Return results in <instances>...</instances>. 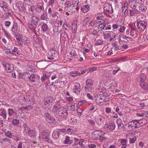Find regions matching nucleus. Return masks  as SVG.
<instances>
[{"label":"nucleus","mask_w":148,"mask_h":148,"mask_svg":"<svg viewBox=\"0 0 148 148\" xmlns=\"http://www.w3.org/2000/svg\"><path fill=\"white\" fill-rule=\"evenodd\" d=\"M73 141L72 139H70L69 136H66L65 140L64 141V143L65 144H70L72 143Z\"/></svg>","instance_id":"nucleus-18"},{"label":"nucleus","mask_w":148,"mask_h":148,"mask_svg":"<svg viewBox=\"0 0 148 148\" xmlns=\"http://www.w3.org/2000/svg\"><path fill=\"white\" fill-rule=\"evenodd\" d=\"M77 113L80 115H81V114L82 112V110L79 108L77 109Z\"/></svg>","instance_id":"nucleus-58"},{"label":"nucleus","mask_w":148,"mask_h":148,"mask_svg":"<svg viewBox=\"0 0 148 148\" xmlns=\"http://www.w3.org/2000/svg\"><path fill=\"white\" fill-rule=\"evenodd\" d=\"M121 8L123 12L124 13V12L125 11V10H126L127 9V7L126 5H125V4H124V5H122Z\"/></svg>","instance_id":"nucleus-54"},{"label":"nucleus","mask_w":148,"mask_h":148,"mask_svg":"<svg viewBox=\"0 0 148 148\" xmlns=\"http://www.w3.org/2000/svg\"><path fill=\"white\" fill-rule=\"evenodd\" d=\"M5 53L7 54H9V55H14V54L11 53V52H10L8 49L5 51Z\"/></svg>","instance_id":"nucleus-57"},{"label":"nucleus","mask_w":148,"mask_h":148,"mask_svg":"<svg viewBox=\"0 0 148 148\" xmlns=\"http://www.w3.org/2000/svg\"><path fill=\"white\" fill-rule=\"evenodd\" d=\"M70 54L71 55V57H75L76 55V53L75 51L72 50L70 52Z\"/></svg>","instance_id":"nucleus-45"},{"label":"nucleus","mask_w":148,"mask_h":148,"mask_svg":"<svg viewBox=\"0 0 148 148\" xmlns=\"http://www.w3.org/2000/svg\"><path fill=\"white\" fill-rule=\"evenodd\" d=\"M16 6L21 12H23L25 11L26 8L24 7V5L22 2H17L16 4Z\"/></svg>","instance_id":"nucleus-14"},{"label":"nucleus","mask_w":148,"mask_h":148,"mask_svg":"<svg viewBox=\"0 0 148 148\" xmlns=\"http://www.w3.org/2000/svg\"><path fill=\"white\" fill-rule=\"evenodd\" d=\"M77 25L76 24H73L72 25V29L74 32L77 31Z\"/></svg>","instance_id":"nucleus-48"},{"label":"nucleus","mask_w":148,"mask_h":148,"mask_svg":"<svg viewBox=\"0 0 148 148\" xmlns=\"http://www.w3.org/2000/svg\"><path fill=\"white\" fill-rule=\"evenodd\" d=\"M146 114V112H145L144 113H143L141 114H140L139 113H138L137 114V115L138 116H145V115Z\"/></svg>","instance_id":"nucleus-60"},{"label":"nucleus","mask_w":148,"mask_h":148,"mask_svg":"<svg viewBox=\"0 0 148 148\" xmlns=\"http://www.w3.org/2000/svg\"><path fill=\"white\" fill-rule=\"evenodd\" d=\"M19 123V120L17 119H14L12 120V123L14 125H18Z\"/></svg>","instance_id":"nucleus-30"},{"label":"nucleus","mask_w":148,"mask_h":148,"mask_svg":"<svg viewBox=\"0 0 148 148\" xmlns=\"http://www.w3.org/2000/svg\"><path fill=\"white\" fill-rule=\"evenodd\" d=\"M88 147L89 148H96L97 147L96 145L93 144H89L88 145Z\"/></svg>","instance_id":"nucleus-51"},{"label":"nucleus","mask_w":148,"mask_h":148,"mask_svg":"<svg viewBox=\"0 0 148 148\" xmlns=\"http://www.w3.org/2000/svg\"><path fill=\"white\" fill-rule=\"evenodd\" d=\"M25 131L27 133L28 135L30 136L31 137L36 136V131L35 130H31L30 128L28 127L25 128Z\"/></svg>","instance_id":"nucleus-13"},{"label":"nucleus","mask_w":148,"mask_h":148,"mask_svg":"<svg viewBox=\"0 0 148 148\" xmlns=\"http://www.w3.org/2000/svg\"><path fill=\"white\" fill-rule=\"evenodd\" d=\"M79 86L78 88H77V86H75V88L73 90V91L74 92L77 93L80 92V84H79Z\"/></svg>","instance_id":"nucleus-29"},{"label":"nucleus","mask_w":148,"mask_h":148,"mask_svg":"<svg viewBox=\"0 0 148 148\" xmlns=\"http://www.w3.org/2000/svg\"><path fill=\"white\" fill-rule=\"evenodd\" d=\"M70 1H67L66 2V7H70L71 6V5L70 3Z\"/></svg>","instance_id":"nucleus-63"},{"label":"nucleus","mask_w":148,"mask_h":148,"mask_svg":"<svg viewBox=\"0 0 148 148\" xmlns=\"http://www.w3.org/2000/svg\"><path fill=\"white\" fill-rule=\"evenodd\" d=\"M16 39L18 43L21 45V47H22L23 46V45L22 42H21V39L18 38H16Z\"/></svg>","instance_id":"nucleus-49"},{"label":"nucleus","mask_w":148,"mask_h":148,"mask_svg":"<svg viewBox=\"0 0 148 148\" xmlns=\"http://www.w3.org/2000/svg\"><path fill=\"white\" fill-rule=\"evenodd\" d=\"M129 4L130 7L133 9H135L136 7V6L135 4H134L133 3H130Z\"/></svg>","instance_id":"nucleus-53"},{"label":"nucleus","mask_w":148,"mask_h":148,"mask_svg":"<svg viewBox=\"0 0 148 148\" xmlns=\"http://www.w3.org/2000/svg\"><path fill=\"white\" fill-rule=\"evenodd\" d=\"M136 136H134L132 138L130 139V143H135V141L136 140Z\"/></svg>","instance_id":"nucleus-44"},{"label":"nucleus","mask_w":148,"mask_h":148,"mask_svg":"<svg viewBox=\"0 0 148 148\" xmlns=\"http://www.w3.org/2000/svg\"><path fill=\"white\" fill-rule=\"evenodd\" d=\"M85 102V101L84 100H82L81 101H79L78 102V104L80 106H81Z\"/></svg>","instance_id":"nucleus-56"},{"label":"nucleus","mask_w":148,"mask_h":148,"mask_svg":"<svg viewBox=\"0 0 148 148\" xmlns=\"http://www.w3.org/2000/svg\"><path fill=\"white\" fill-rule=\"evenodd\" d=\"M57 54L56 51L52 49L49 52L48 55L47 56V58L50 60H53L54 59V58L56 57Z\"/></svg>","instance_id":"nucleus-12"},{"label":"nucleus","mask_w":148,"mask_h":148,"mask_svg":"<svg viewBox=\"0 0 148 148\" xmlns=\"http://www.w3.org/2000/svg\"><path fill=\"white\" fill-rule=\"evenodd\" d=\"M135 1L136 3H138L139 4L140 3L141 4L142 2H143L144 0H135Z\"/></svg>","instance_id":"nucleus-59"},{"label":"nucleus","mask_w":148,"mask_h":148,"mask_svg":"<svg viewBox=\"0 0 148 148\" xmlns=\"http://www.w3.org/2000/svg\"><path fill=\"white\" fill-rule=\"evenodd\" d=\"M104 127L108 130H114L115 127V123L114 122L108 123L105 125Z\"/></svg>","instance_id":"nucleus-15"},{"label":"nucleus","mask_w":148,"mask_h":148,"mask_svg":"<svg viewBox=\"0 0 148 148\" xmlns=\"http://www.w3.org/2000/svg\"><path fill=\"white\" fill-rule=\"evenodd\" d=\"M130 12L131 16H133L134 14H138L139 13V12L135 9L130 10Z\"/></svg>","instance_id":"nucleus-26"},{"label":"nucleus","mask_w":148,"mask_h":148,"mask_svg":"<svg viewBox=\"0 0 148 148\" xmlns=\"http://www.w3.org/2000/svg\"><path fill=\"white\" fill-rule=\"evenodd\" d=\"M40 134L42 138L45 141L51 144L53 143L52 140L49 138L50 136V132H49L42 131L41 132Z\"/></svg>","instance_id":"nucleus-4"},{"label":"nucleus","mask_w":148,"mask_h":148,"mask_svg":"<svg viewBox=\"0 0 148 148\" xmlns=\"http://www.w3.org/2000/svg\"><path fill=\"white\" fill-rule=\"evenodd\" d=\"M60 37L63 40H66L68 38V35L66 32H62L60 34Z\"/></svg>","instance_id":"nucleus-23"},{"label":"nucleus","mask_w":148,"mask_h":148,"mask_svg":"<svg viewBox=\"0 0 148 148\" xmlns=\"http://www.w3.org/2000/svg\"><path fill=\"white\" fill-rule=\"evenodd\" d=\"M39 20V19L36 16H32L31 19V23L28 24L29 29L35 32Z\"/></svg>","instance_id":"nucleus-1"},{"label":"nucleus","mask_w":148,"mask_h":148,"mask_svg":"<svg viewBox=\"0 0 148 148\" xmlns=\"http://www.w3.org/2000/svg\"><path fill=\"white\" fill-rule=\"evenodd\" d=\"M107 21H108L107 19H105L104 20H103V19L98 18V19H97L96 20V22L97 23H100L101 24L103 23V22H107Z\"/></svg>","instance_id":"nucleus-39"},{"label":"nucleus","mask_w":148,"mask_h":148,"mask_svg":"<svg viewBox=\"0 0 148 148\" xmlns=\"http://www.w3.org/2000/svg\"><path fill=\"white\" fill-rule=\"evenodd\" d=\"M53 97H48L45 99L44 100V104L45 105H46L50 102L53 101Z\"/></svg>","instance_id":"nucleus-19"},{"label":"nucleus","mask_w":148,"mask_h":148,"mask_svg":"<svg viewBox=\"0 0 148 148\" xmlns=\"http://www.w3.org/2000/svg\"><path fill=\"white\" fill-rule=\"evenodd\" d=\"M125 28L124 27H121L119 29V31L121 32H123L125 30Z\"/></svg>","instance_id":"nucleus-61"},{"label":"nucleus","mask_w":148,"mask_h":148,"mask_svg":"<svg viewBox=\"0 0 148 148\" xmlns=\"http://www.w3.org/2000/svg\"><path fill=\"white\" fill-rule=\"evenodd\" d=\"M103 41L102 40H99L97 42L95 43V44L96 45H100L103 44Z\"/></svg>","instance_id":"nucleus-50"},{"label":"nucleus","mask_w":148,"mask_h":148,"mask_svg":"<svg viewBox=\"0 0 148 148\" xmlns=\"http://www.w3.org/2000/svg\"><path fill=\"white\" fill-rule=\"evenodd\" d=\"M67 108H64V107H61L58 108L56 112L58 116H63L68 114Z\"/></svg>","instance_id":"nucleus-5"},{"label":"nucleus","mask_w":148,"mask_h":148,"mask_svg":"<svg viewBox=\"0 0 148 148\" xmlns=\"http://www.w3.org/2000/svg\"><path fill=\"white\" fill-rule=\"evenodd\" d=\"M42 29L43 31H46L48 29V27L47 24H44L42 26Z\"/></svg>","instance_id":"nucleus-33"},{"label":"nucleus","mask_w":148,"mask_h":148,"mask_svg":"<svg viewBox=\"0 0 148 148\" xmlns=\"http://www.w3.org/2000/svg\"><path fill=\"white\" fill-rule=\"evenodd\" d=\"M119 43L116 41H115L112 44V46L114 47L113 50L114 49L116 51H118L120 49L119 45Z\"/></svg>","instance_id":"nucleus-21"},{"label":"nucleus","mask_w":148,"mask_h":148,"mask_svg":"<svg viewBox=\"0 0 148 148\" xmlns=\"http://www.w3.org/2000/svg\"><path fill=\"white\" fill-rule=\"evenodd\" d=\"M146 78V75L143 74H141L138 77V79L139 80L140 86L144 90L148 89V84L145 81Z\"/></svg>","instance_id":"nucleus-2"},{"label":"nucleus","mask_w":148,"mask_h":148,"mask_svg":"<svg viewBox=\"0 0 148 148\" xmlns=\"http://www.w3.org/2000/svg\"><path fill=\"white\" fill-rule=\"evenodd\" d=\"M137 26L140 30L144 31L147 27V22L144 21H141L137 22Z\"/></svg>","instance_id":"nucleus-8"},{"label":"nucleus","mask_w":148,"mask_h":148,"mask_svg":"<svg viewBox=\"0 0 148 148\" xmlns=\"http://www.w3.org/2000/svg\"><path fill=\"white\" fill-rule=\"evenodd\" d=\"M36 10L37 12L40 13L42 10H44L43 4L42 3H38L36 7Z\"/></svg>","instance_id":"nucleus-17"},{"label":"nucleus","mask_w":148,"mask_h":148,"mask_svg":"<svg viewBox=\"0 0 148 148\" xmlns=\"http://www.w3.org/2000/svg\"><path fill=\"white\" fill-rule=\"evenodd\" d=\"M142 121H143L142 122H141L140 123H139L140 124L141 126L145 125L147 123L146 119H142Z\"/></svg>","instance_id":"nucleus-35"},{"label":"nucleus","mask_w":148,"mask_h":148,"mask_svg":"<svg viewBox=\"0 0 148 148\" xmlns=\"http://www.w3.org/2000/svg\"><path fill=\"white\" fill-rule=\"evenodd\" d=\"M3 67L5 68L6 71H7V69L8 68V66H10V64L7 62H4L3 63Z\"/></svg>","instance_id":"nucleus-36"},{"label":"nucleus","mask_w":148,"mask_h":148,"mask_svg":"<svg viewBox=\"0 0 148 148\" xmlns=\"http://www.w3.org/2000/svg\"><path fill=\"white\" fill-rule=\"evenodd\" d=\"M13 65L11 64H10V66H8V68L7 69V72H11L13 70Z\"/></svg>","instance_id":"nucleus-37"},{"label":"nucleus","mask_w":148,"mask_h":148,"mask_svg":"<svg viewBox=\"0 0 148 148\" xmlns=\"http://www.w3.org/2000/svg\"><path fill=\"white\" fill-rule=\"evenodd\" d=\"M99 97L97 96L96 101H97L99 99V103L106 102L109 100V97L107 95H104L103 93H101L99 95Z\"/></svg>","instance_id":"nucleus-6"},{"label":"nucleus","mask_w":148,"mask_h":148,"mask_svg":"<svg viewBox=\"0 0 148 148\" xmlns=\"http://www.w3.org/2000/svg\"><path fill=\"white\" fill-rule=\"evenodd\" d=\"M111 111V108H106V111L108 113H109Z\"/></svg>","instance_id":"nucleus-62"},{"label":"nucleus","mask_w":148,"mask_h":148,"mask_svg":"<svg viewBox=\"0 0 148 148\" xmlns=\"http://www.w3.org/2000/svg\"><path fill=\"white\" fill-rule=\"evenodd\" d=\"M8 115L9 116H11L14 113V110L12 109H9L8 110Z\"/></svg>","instance_id":"nucleus-41"},{"label":"nucleus","mask_w":148,"mask_h":148,"mask_svg":"<svg viewBox=\"0 0 148 148\" xmlns=\"http://www.w3.org/2000/svg\"><path fill=\"white\" fill-rule=\"evenodd\" d=\"M128 38L124 35H122L119 37V39L121 41L125 42L130 41L128 39Z\"/></svg>","instance_id":"nucleus-24"},{"label":"nucleus","mask_w":148,"mask_h":148,"mask_svg":"<svg viewBox=\"0 0 148 148\" xmlns=\"http://www.w3.org/2000/svg\"><path fill=\"white\" fill-rule=\"evenodd\" d=\"M18 26L17 23H14L12 29V31L14 33L17 31Z\"/></svg>","instance_id":"nucleus-27"},{"label":"nucleus","mask_w":148,"mask_h":148,"mask_svg":"<svg viewBox=\"0 0 148 148\" xmlns=\"http://www.w3.org/2000/svg\"><path fill=\"white\" fill-rule=\"evenodd\" d=\"M126 125H127L128 127H130L132 129L137 128L141 126L139 122L136 120H133L129 122Z\"/></svg>","instance_id":"nucleus-7"},{"label":"nucleus","mask_w":148,"mask_h":148,"mask_svg":"<svg viewBox=\"0 0 148 148\" xmlns=\"http://www.w3.org/2000/svg\"><path fill=\"white\" fill-rule=\"evenodd\" d=\"M70 74L72 77L75 76L77 75H80V72H79L78 71H72L70 73Z\"/></svg>","instance_id":"nucleus-31"},{"label":"nucleus","mask_w":148,"mask_h":148,"mask_svg":"<svg viewBox=\"0 0 148 148\" xmlns=\"http://www.w3.org/2000/svg\"><path fill=\"white\" fill-rule=\"evenodd\" d=\"M139 10L141 12H144L147 10V8L145 6L141 4L139 6Z\"/></svg>","instance_id":"nucleus-25"},{"label":"nucleus","mask_w":148,"mask_h":148,"mask_svg":"<svg viewBox=\"0 0 148 148\" xmlns=\"http://www.w3.org/2000/svg\"><path fill=\"white\" fill-rule=\"evenodd\" d=\"M61 131L59 130H56L53 132L52 134L53 138L55 139H57L60 136Z\"/></svg>","instance_id":"nucleus-16"},{"label":"nucleus","mask_w":148,"mask_h":148,"mask_svg":"<svg viewBox=\"0 0 148 148\" xmlns=\"http://www.w3.org/2000/svg\"><path fill=\"white\" fill-rule=\"evenodd\" d=\"M136 34V31H134V29L131 28V30L130 32V36H134Z\"/></svg>","instance_id":"nucleus-46"},{"label":"nucleus","mask_w":148,"mask_h":148,"mask_svg":"<svg viewBox=\"0 0 148 148\" xmlns=\"http://www.w3.org/2000/svg\"><path fill=\"white\" fill-rule=\"evenodd\" d=\"M23 143L22 142H20L18 143V148H22Z\"/></svg>","instance_id":"nucleus-64"},{"label":"nucleus","mask_w":148,"mask_h":148,"mask_svg":"<svg viewBox=\"0 0 148 148\" xmlns=\"http://www.w3.org/2000/svg\"><path fill=\"white\" fill-rule=\"evenodd\" d=\"M5 134L7 137L10 138H11L12 137V134L10 131H8L6 132Z\"/></svg>","instance_id":"nucleus-34"},{"label":"nucleus","mask_w":148,"mask_h":148,"mask_svg":"<svg viewBox=\"0 0 148 148\" xmlns=\"http://www.w3.org/2000/svg\"><path fill=\"white\" fill-rule=\"evenodd\" d=\"M49 77L48 75H47L46 74H44L41 78V80L42 81H45L46 79H47Z\"/></svg>","instance_id":"nucleus-38"},{"label":"nucleus","mask_w":148,"mask_h":148,"mask_svg":"<svg viewBox=\"0 0 148 148\" xmlns=\"http://www.w3.org/2000/svg\"><path fill=\"white\" fill-rule=\"evenodd\" d=\"M102 131L100 130L96 131L94 132L92 134V137L95 140H99L100 141L105 140L106 138L102 136Z\"/></svg>","instance_id":"nucleus-3"},{"label":"nucleus","mask_w":148,"mask_h":148,"mask_svg":"<svg viewBox=\"0 0 148 148\" xmlns=\"http://www.w3.org/2000/svg\"><path fill=\"white\" fill-rule=\"evenodd\" d=\"M1 115L3 117L4 119L6 120V119L7 113L5 110H2L1 113Z\"/></svg>","instance_id":"nucleus-32"},{"label":"nucleus","mask_w":148,"mask_h":148,"mask_svg":"<svg viewBox=\"0 0 148 148\" xmlns=\"http://www.w3.org/2000/svg\"><path fill=\"white\" fill-rule=\"evenodd\" d=\"M6 3L4 2H3L0 3V6L4 9L6 7Z\"/></svg>","instance_id":"nucleus-43"},{"label":"nucleus","mask_w":148,"mask_h":148,"mask_svg":"<svg viewBox=\"0 0 148 148\" xmlns=\"http://www.w3.org/2000/svg\"><path fill=\"white\" fill-rule=\"evenodd\" d=\"M44 10L42 14H41L40 16V19L42 20H45L46 19V17L44 13Z\"/></svg>","instance_id":"nucleus-40"},{"label":"nucleus","mask_w":148,"mask_h":148,"mask_svg":"<svg viewBox=\"0 0 148 148\" xmlns=\"http://www.w3.org/2000/svg\"><path fill=\"white\" fill-rule=\"evenodd\" d=\"M117 123L118 125V127H121L122 128L123 126V124L122 123V120L120 119H118L117 120Z\"/></svg>","instance_id":"nucleus-28"},{"label":"nucleus","mask_w":148,"mask_h":148,"mask_svg":"<svg viewBox=\"0 0 148 148\" xmlns=\"http://www.w3.org/2000/svg\"><path fill=\"white\" fill-rule=\"evenodd\" d=\"M93 84V81L91 79H88L86 81V85L88 87L92 86Z\"/></svg>","instance_id":"nucleus-22"},{"label":"nucleus","mask_w":148,"mask_h":148,"mask_svg":"<svg viewBox=\"0 0 148 148\" xmlns=\"http://www.w3.org/2000/svg\"><path fill=\"white\" fill-rule=\"evenodd\" d=\"M44 116L48 122L49 123H54L55 121L54 118L50 114L48 113H45Z\"/></svg>","instance_id":"nucleus-10"},{"label":"nucleus","mask_w":148,"mask_h":148,"mask_svg":"<svg viewBox=\"0 0 148 148\" xmlns=\"http://www.w3.org/2000/svg\"><path fill=\"white\" fill-rule=\"evenodd\" d=\"M24 3L27 5H30L32 3L31 0H24Z\"/></svg>","instance_id":"nucleus-42"},{"label":"nucleus","mask_w":148,"mask_h":148,"mask_svg":"<svg viewBox=\"0 0 148 148\" xmlns=\"http://www.w3.org/2000/svg\"><path fill=\"white\" fill-rule=\"evenodd\" d=\"M21 78L24 79L28 78L29 81L32 82H34L35 80V76L34 75H30V74L27 72L24 73Z\"/></svg>","instance_id":"nucleus-9"},{"label":"nucleus","mask_w":148,"mask_h":148,"mask_svg":"<svg viewBox=\"0 0 148 148\" xmlns=\"http://www.w3.org/2000/svg\"><path fill=\"white\" fill-rule=\"evenodd\" d=\"M127 141L125 139H122L121 140V145H126Z\"/></svg>","instance_id":"nucleus-47"},{"label":"nucleus","mask_w":148,"mask_h":148,"mask_svg":"<svg viewBox=\"0 0 148 148\" xmlns=\"http://www.w3.org/2000/svg\"><path fill=\"white\" fill-rule=\"evenodd\" d=\"M81 10L84 13L88 12L89 10V7L88 5L82 6L81 8Z\"/></svg>","instance_id":"nucleus-20"},{"label":"nucleus","mask_w":148,"mask_h":148,"mask_svg":"<svg viewBox=\"0 0 148 148\" xmlns=\"http://www.w3.org/2000/svg\"><path fill=\"white\" fill-rule=\"evenodd\" d=\"M104 10L109 14H112L113 11L112 5L108 3H106L104 5Z\"/></svg>","instance_id":"nucleus-11"},{"label":"nucleus","mask_w":148,"mask_h":148,"mask_svg":"<svg viewBox=\"0 0 148 148\" xmlns=\"http://www.w3.org/2000/svg\"><path fill=\"white\" fill-rule=\"evenodd\" d=\"M89 123L92 126H94L95 124V122L94 121L91 120H89L88 121Z\"/></svg>","instance_id":"nucleus-52"},{"label":"nucleus","mask_w":148,"mask_h":148,"mask_svg":"<svg viewBox=\"0 0 148 148\" xmlns=\"http://www.w3.org/2000/svg\"><path fill=\"white\" fill-rule=\"evenodd\" d=\"M11 24V23L9 21H6L5 22V25L6 27H9Z\"/></svg>","instance_id":"nucleus-55"}]
</instances>
